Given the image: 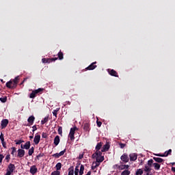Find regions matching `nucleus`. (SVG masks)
Masks as SVG:
<instances>
[{"mask_svg": "<svg viewBox=\"0 0 175 175\" xmlns=\"http://www.w3.org/2000/svg\"><path fill=\"white\" fill-rule=\"evenodd\" d=\"M24 146L25 150H29V147H31V142H27Z\"/></svg>", "mask_w": 175, "mask_h": 175, "instance_id": "obj_17", "label": "nucleus"}, {"mask_svg": "<svg viewBox=\"0 0 175 175\" xmlns=\"http://www.w3.org/2000/svg\"><path fill=\"white\" fill-rule=\"evenodd\" d=\"M85 175H91V172L89 171V172L87 173V174H85Z\"/></svg>", "mask_w": 175, "mask_h": 175, "instance_id": "obj_56", "label": "nucleus"}, {"mask_svg": "<svg viewBox=\"0 0 175 175\" xmlns=\"http://www.w3.org/2000/svg\"><path fill=\"white\" fill-rule=\"evenodd\" d=\"M57 132H58L59 135H62V127H59Z\"/></svg>", "mask_w": 175, "mask_h": 175, "instance_id": "obj_39", "label": "nucleus"}, {"mask_svg": "<svg viewBox=\"0 0 175 175\" xmlns=\"http://www.w3.org/2000/svg\"><path fill=\"white\" fill-rule=\"evenodd\" d=\"M109 75H111V76H114L115 77H118V75H117V72H116V70H111L109 71Z\"/></svg>", "mask_w": 175, "mask_h": 175, "instance_id": "obj_19", "label": "nucleus"}, {"mask_svg": "<svg viewBox=\"0 0 175 175\" xmlns=\"http://www.w3.org/2000/svg\"><path fill=\"white\" fill-rule=\"evenodd\" d=\"M33 128V132H35V131H36L38 129L36 128V126H32Z\"/></svg>", "mask_w": 175, "mask_h": 175, "instance_id": "obj_51", "label": "nucleus"}, {"mask_svg": "<svg viewBox=\"0 0 175 175\" xmlns=\"http://www.w3.org/2000/svg\"><path fill=\"white\" fill-rule=\"evenodd\" d=\"M172 154V149H170L164 152V157H167Z\"/></svg>", "mask_w": 175, "mask_h": 175, "instance_id": "obj_26", "label": "nucleus"}, {"mask_svg": "<svg viewBox=\"0 0 175 175\" xmlns=\"http://www.w3.org/2000/svg\"><path fill=\"white\" fill-rule=\"evenodd\" d=\"M14 169H16V167H14V164L10 163L8 165V168L7 169V171L11 173H13V172H14Z\"/></svg>", "mask_w": 175, "mask_h": 175, "instance_id": "obj_9", "label": "nucleus"}, {"mask_svg": "<svg viewBox=\"0 0 175 175\" xmlns=\"http://www.w3.org/2000/svg\"><path fill=\"white\" fill-rule=\"evenodd\" d=\"M12 151L11 154L12 155H14V153L16 152V148L13 147V148H12Z\"/></svg>", "mask_w": 175, "mask_h": 175, "instance_id": "obj_45", "label": "nucleus"}, {"mask_svg": "<svg viewBox=\"0 0 175 175\" xmlns=\"http://www.w3.org/2000/svg\"><path fill=\"white\" fill-rule=\"evenodd\" d=\"M54 144L55 146H58L59 144V136L57 135L54 139Z\"/></svg>", "mask_w": 175, "mask_h": 175, "instance_id": "obj_14", "label": "nucleus"}, {"mask_svg": "<svg viewBox=\"0 0 175 175\" xmlns=\"http://www.w3.org/2000/svg\"><path fill=\"white\" fill-rule=\"evenodd\" d=\"M30 173L33 175L38 173V167H36V165H33L30 167Z\"/></svg>", "mask_w": 175, "mask_h": 175, "instance_id": "obj_5", "label": "nucleus"}, {"mask_svg": "<svg viewBox=\"0 0 175 175\" xmlns=\"http://www.w3.org/2000/svg\"><path fill=\"white\" fill-rule=\"evenodd\" d=\"M154 161L155 162H158V163H162L163 162V159L159 157H153Z\"/></svg>", "mask_w": 175, "mask_h": 175, "instance_id": "obj_15", "label": "nucleus"}, {"mask_svg": "<svg viewBox=\"0 0 175 175\" xmlns=\"http://www.w3.org/2000/svg\"><path fill=\"white\" fill-rule=\"evenodd\" d=\"M42 61L43 64H47L49 62V60L46 59V58H43Z\"/></svg>", "mask_w": 175, "mask_h": 175, "instance_id": "obj_46", "label": "nucleus"}, {"mask_svg": "<svg viewBox=\"0 0 175 175\" xmlns=\"http://www.w3.org/2000/svg\"><path fill=\"white\" fill-rule=\"evenodd\" d=\"M75 172L73 171V167L69 168L68 175H73Z\"/></svg>", "mask_w": 175, "mask_h": 175, "instance_id": "obj_35", "label": "nucleus"}, {"mask_svg": "<svg viewBox=\"0 0 175 175\" xmlns=\"http://www.w3.org/2000/svg\"><path fill=\"white\" fill-rule=\"evenodd\" d=\"M67 103L69 104V105H70V102H69V101H68Z\"/></svg>", "mask_w": 175, "mask_h": 175, "instance_id": "obj_60", "label": "nucleus"}, {"mask_svg": "<svg viewBox=\"0 0 175 175\" xmlns=\"http://www.w3.org/2000/svg\"><path fill=\"white\" fill-rule=\"evenodd\" d=\"M61 167H62V164L61 163H57L56 164L57 170H61Z\"/></svg>", "mask_w": 175, "mask_h": 175, "instance_id": "obj_32", "label": "nucleus"}, {"mask_svg": "<svg viewBox=\"0 0 175 175\" xmlns=\"http://www.w3.org/2000/svg\"><path fill=\"white\" fill-rule=\"evenodd\" d=\"M144 171L142 169H138L136 171L135 175H142L143 174Z\"/></svg>", "mask_w": 175, "mask_h": 175, "instance_id": "obj_28", "label": "nucleus"}, {"mask_svg": "<svg viewBox=\"0 0 175 175\" xmlns=\"http://www.w3.org/2000/svg\"><path fill=\"white\" fill-rule=\"evenodd\" d=\"M96 64V62H94L92 64H90L87 69H88V70H94V69H95V68H96V66L94 65Z\"/></svg>", "mask_w": 175, "mask_h": 175, "instance_id": "obj_13", "label": "nucleus"}, {"mask_svg": "<svg viewBox=\"0 0 175 175\" xmlns=\"http://www.w3.org/2000/svg\"><path fill=\"white\" fill-rule=\"evenodd\" d=\"M12 172H10L9 171H7L6 174L5 175H10Z\"/></svg>", "mask_w": 175, "mask_h": 175, "instance_id": "obj_52", "label": "nucleus"}, {"mask_svg": "<svg viewBox=\"0 0 175 175\" xmlns=\"http://www.w3.org/2000/svg\"><path fill=\"white\" fill-rule=\"evenodd\" d=\"M59 109H54L53 111V116H55V117H57V114H58V111Z\"/></svg>", "mask_w": 175, "mask_h": 175, "instance_id": "obj_37", "label": "nucleus"}, {"mask_svg": "<svg viewBox=\"0 0 175 175\" xmlns=\"http://www.w3.org/2000/svg\"><path fill=\"white\" fill-rule=\"evenodd\" d=\"M92 158H94L97 162H103L105 161V157L102 156V152L96 151L94 154H92Z\"/></svg>", "mask_w": 175, "mask_h": 175, "instance_id": "obj_1", "label": "nucleus"}, {"mask_svg": "<svg viewBox=\"0 0 175 175\" xmlns=\"http://www.w3.org/2000/svg\"><path fill=\"white\" fill-rule=\"evenodd\" d=\"M85 126H88V125H87V124H85Z\"/></svg>", "mask_w": 175, "mask_h": 175, "instance_id": "obj_62", "label": "nucleus"}, {"mask_svg": "<svg viewBox=\"0 0 175 175\" xmlns=\"http://www.w3.org/2000/svg\"><path fill=\"white\" fill-rule=\"evenodd\" d=\"M125 169H129V165H124L120 166V170H124Z\"/></svg>", "mask_w": 175, "mask_h": 175, "instance_id": "obj_31", "label": "nucleus"}, {"mask_svg": "<svg viewBox=\"0 0 175 175\" xmlns=\"http://www.w3.org/2000/svg\"><path fill=\"white\" fill-rule=\"evenodd\" d=\"M93 164L98 167V166H99V165H100V163L99 161H96L95 163H93Z\"/></svg>", "mask_w": 175, "mask_h": 175, "instance_id": "obj_40", "label": "nucleus"}, {"mask_svg": "<svg viewBox=\"0 0 175 175\" xmlns=\"http://www.w3.org/2000/svg\"><path fill=\"white\" fill-rule=\"evenodd\" d=\"M36 94H38V93L36 92V90H34V91H33V92L31 93L29 97L31 98H35V96H36Z\"/></svg>", "mask_w": 175, "mask_h": 175, "instance_id": "obj_30", "label": "nucleus"}, {"mask_svg": "<svg viewBox=\"0 0 175 175\" xmlns=\"http://www.w3.org/2000/svg\"><path fill=\"white\" fill-rule=\"evenodd\" d=\"M51 175H59V172L55 171V172H52Z\"/></svg>", "mask_w": 175, "mask_h": 175, "instance_id": "obj_42", "label": "nucleus"}, {"mask_svg": "<svg viewBox=\"0 0 175 175\" xmlns=\"http://www.w3.org/2000/svg\"><path fill=\"white\" fill-rule=\"evenodd\" d=\"M29 139H33V135L29 136Z\"/></svg>", "mask_w": 175, "mask_h": 175, "instance_id": "obj_57", "label": "nucleus"}, {"mask_svg": "<svg viewBox=\"0 0 175 175\" xmlns=\"http://www.w3.org/2000/svg\"><path fill=\"white\" fill-rule=\"evenodd\" d=\"M9 124V120H8L7 119H4L1 121V126L2 129L3 128H6V126H8V124Z\"/></svg>", "mask_w": 175, "mask_h": 175, "instance_id": "obj_11", "label": "nucleus"}, {"mask_svg": "<svg viewBox=\"0 0 175 175\" xmlns=\"http://www.w3.org/2000/svg\"><path fill=\"white\" fill-rule=\"evenodd\" d=\"M153 166L155 170H159V169H161V165L158 163H154Z\"/></svg>", "mask_w": 175, "mask_h": 175, "instance_id": "obj_18", "label": "nucleus"}, {"mask_svg": "<svg viewBox=\"0 0 175 175\" xmlns=\"http://www.w3.org/2000/svg\"><path fill=\"white\" fill-rule=\"evenodd\" d=\"M24 155H25V150H24L23 149H18V157L19 158H23V157H24Z\"/></svg>", "mask_w": 175, "mask_h": 175, "instance_id": "obj_7", "label": "nucleus"}, {"mask_svg": "<svg viewBox=\"0 0 175 175\" xmlns=\"http://www.w3.org/2000/svg\"><path fill=\"white\" fill-rule=\"evenodd\" d=\"M65 152H66V150L64 149V150L61 151L59 153L53 154V157H54L55 158H59V157H62V155H64Z\"/></svg>", "mask_w": 175, "mask_h": 175, "instance_id": "obj_6", "label": "nucleus"}, {"mask_svg": "<svg viewBox=\"0 0 175 175\" xmlns=\"http://www.w3.org/2000/svg\"><path fill=\"white\" fill-rule=\"evenodd\" d=\"M21 148L24 149V148H24V145L21 144Z\"/></svg>", "mask_w": 175, "mask_h": 175, "instance_id": "obj_55", "label": "nucleus"}, {"mask_svg": "<svg viewBox=\"0 0 175 175\" xmlns=\"http://www.w3.org/2000/svg\"><path fill=\"white\" fill-rule=\"evenodd\" d=\"M129 174H131V171L128 170H125L121 173V175H129Z\"/></svg>", "mask_w": 175, "mask_h": 175, "instance_id": "obj_25", "label": "nucleus"}, {"mask_svg": "<svg viewBox=\"0 0 175 175\" xmlns=\"http://www.w3.org/2000/svg\"><path fill=\"white\" fill-rule=\"evenodd\" d=\"M172 172H174V173H175V167H172Z\"/></svg>", "mask_w": 175, "mask_h": 175, "instance_id": "obj_54", "label": "nucleus"}, {"mask_svg": "<svg viewBox=\"0 0 175 175\" xmlns=\"http://www.w3.org/2000/svg\"><path fill=\"white\" fill-rule=\"evenodd\" d=\"M153 162H154V161H153L152 159H150V160L148 161L146 165H147V166H149L150 167H152V163H153Z\"/></svg>", "mask_w": 175, "mask_h": 175, "instance_id": "obj_27", "label": "nucleus"}, {"mask_svg": "<svg viewBox=\"0 0 175 175\" xmlns=\"http://www.w3.org/2000/svg\"><path fill=\"white\" fill-rule=\"evenodd\" d=\"M28 154H29V156H31V155H32V154H33V147H31V148L29 150Z\"/></svg>", "mask_w": 175, "mask_h": 175, "instance_id": "obj_36", "label": "nucleus"}, {"mask_svg": "<svg viewBox=\"0 0 175 175\" xmlns=\"http://www.w3.org/2000/svg\"><path fill=\"white\" fill-rule=\"evenodd\" d=\"M6 87H8V88H16V87H17V85H14V82L10 80V81L6 83Z\"/></svg>", "mask_w": 175, "mask_h": 175, "instance_id": "obj_3", "label": "nucleus"}, {"mask_svg": "<svg viewBox=\"0 0 175 175\" xmlns=\"http://www.w3.org/2000/svg\"><path fill=\"white\" fill-rule=\"evenodd\" d=\"M84 174V165H80V170H79V175Z\"/></svg>", "mask_w": 175, "mask_h": 175, "instance_id": "obj_22", "label": "nucleus"}, {"mask_svg": "<svg viewBox=\"0 0 175 175\" xmlns=\"http://www.w3.org/2000/svg\"><path fill=\"white\" fill-rule=\"evenodd\" d=\"M33 121H35V117L33 116H30L27 120L29 124H33Z\"/></svg>", "mask_w": 175, "mask_h": 175, "instance_id": "obj_16", "label": "nucleus"}, {"mask_svg": "<svg viewBox=\"0 0 175 175\" xmlns=\"http://www.w3.org/2000/svg\"><path fill=\"white\" fill-rule=\"evenodd\" d=\"M80 165H77L75 167V175H79V173L80 174Z\"/></svg>", "mask_w": 175, "mask_h": 175, "instance_id": "obj_21", "label": "nucleus"}, {"mask_svg": "<svg viewBox=\"0 0 175 175\" xmlns=\"http://www.w3.org/2000/svg\"><path fill=\"white\" fill-rule=\"evenodd\" d=\"M139 165H143V161L142 160L141 161Z\"/></svg>", "mask_w": 175, "mask_h": 175, "instance_id": "obj_58", "label": "nucleus"}, {"mask_svg": "<svg viewBox=\"0 0 175 175\" xmlns=\"http://www.w3.org/2000/svg\"><path fill=\"white\" fill-rule=\"evenodd\" d=\"M151 170V167L145 165L144 168V171L146 172V173L150 172V171Z\"/></svg>", "mask_w": 175, "mask_h": 175, "instance_id": "obj_20", "label": "nucleus"}, {"mask_svg": "<svg viewBox=\"0 0 175 175\" xmlns=\"http://www.w3.org/2000/svg\"><path fill=\"white\" fill-rule=\"evenodd\" d=\"M96 123H97V126H98L99 128L102 126V122L97 121Z\"/></svg>", "mask_w": 175, "mask_h": 175, "instance_id": "obj_44", "label": "nucleus"}, {"mask_svg": "<svg viewBox=\"0 0 175 175\" xmlns=\"http://www.w3.org/2000/svg\"><path fill=\"white\" fill-rule=\"evenodd\" d=\"M96 166L95 165V164H92V170H95V169H96Z\"/></svg>", "mask_w": 175, "mask_h": 175, "instance_id": "obj_50", "label": "nucleus"}, {"mask_svg": "<svg viewBox=\"0 0 175 175\" xmlns=\"http://www.w3.org/2000/svg\"><path fill=\"white\" fill-rule=\"evenodd\" d=\"M0 139H1V142H5V138H3V133H1L0 135Z\"/></svg>", "mask_w": 175, "mask_h": 175, "instance_id": "obj_41", "label": "nucleus"}, {"mask_svg": "<svg viewBox=\"0 0 175 175\" xmlns=\"http://www.w3.org/2000/svg\"><path fill=\"white\" fill-rule=\"evenodd\" d=\"M58 57L59 59H64V53L62 52H59L58 53Z\"/></svg>", "mask_w": 175, "mask_h": 175, "instance_id": "obj_33", "label": "nucleus"}, {"mask_svg": "<svg viewBox=\"0 0 175 175\" xmlns=\"http://www.w3.org/2000/svg\"><path fill=\"white\" fill-rule=\"evenodd\" d=\"M12 81L14 82V85H17L18 83V76L15 77L14 79H12Z\"/></svg>", "mask_w": 175, "mask_h": 175, "instance_id": "obj_29", "label": "nucleus"}, {"mask_svg": "<svg viewBox=\"0 0 175 175\" xmlns=\"http://www.w3.org/2000/svg\"><path fill=\"white\" fill-rule=\"evenodd\" d=\"M39 142H40V135L36 134L33 139V142L35 144H39Z\"/></svg>", "mask_w": 175, "mask_h": 175, "instance_id": "obj_8", "label": "nucleus"}, {"mask_svg": "<svg viewBox=\"0 0 175 175\" xmlns=\"http://www.w3.org/2000/svg\"><path fill=\"white\" fill-rule=\"evenodd\" d=\"M3 158H5L3 154H0V166L2 164V161H3Z\"/></svg>", "mask_w": 175, "mask_h": 175, "instance_id": "obj_38", "label": "nucleus"}, {"mask_svg": "<svg viewBox=\"0 0 175 175\" xmlns=\"http://www.w3.org/2000/svg\"><path fill=\"white\" fill-rule=\"evenodd\" d=\"M83 157V154H80V155L79 156V159H82Z\"/></svg>", "mask_w": 175, "mask_h": 175, "instance_id": "obj_53", "label": "nucleus"}, {"mask_svg": "<svg viewBox=\"0 0 175 175\" xmlns=\"http://www.w3.org/2000/svg\"><path fill=\"white\" fill-rule=\"evenodd\" d=\"M124 148V146H121V148Z\"/></svg>", "mask_w": 175, "mask_h": 175, "instance_id": "obj_61", "label": "nucleus"}, {"mask_svg": "<svg viewBox=\"0 0 175 175\" xmlns=\"http://www.w3.org/2000/svg\"><path fill=\"white\" fill-rule=\"evenodd\" d=\"M120 159L122 162H124V163L129 162V157H128V154H124L123 155H122Z\"/></svg>", "mask_w": 175, "mask_h": 175, "instance_id": "obj_4", "label": "nucleus"}, {"mask_svg": "<svg viewBox=\"0 0 175 175\" xmlns=\"http://www.w3.org/2000/svg\"><path fill=\"white\" fill-rule=\"evenodd\" d=\"M102 148V142L98 143L96 146V151H99Z\"/></svg>", "mask_w": 175, "mask_h": 175, "instance_id": "obj_24", "label": "nucleus"}, {"mask_svg": "<svg viewBox=\"0 0 175 175\" xmlns=\"http://www.w3.org/2000/svg\"><path fill=\"white\" fill-rule=\"evenodd\" d=\"M0 100L1 102H2V103H6V101L8 100V97L0 98Z\"/></svg>", "mask_w": 175, "mask_h": 175, "instance_id": "obj_34", "label": "nucleus"}, {"mask_svg": "<svg viewBox=\"0 0 175 175\" xmlns=\"http://www.w3.org/2000/svg\"><path fill=\"white\" fill-rule=\"evenodd\" d=\"M1 143H2L3 147L4 148H6V142H5V141H3V142H1Z\"/></svg>", "mask_w": 175, "mask_h": 175, "instance_id": "obj_47", "label": "nucleus"}, {"mask_svg": "<svg viewBox=\"0 0 175 175\" xmlns=\"http://www.w3.org/2000/svg\"><path fill=\"white\" fill-rule=\"evenodd\" d=\"M110 148V145L109 144H106L103 146V148L101 150L102 152H105V151H107Z\"/></svg>", "mask_w": 175, "mask_h": 175, "instance_id": "obj_12", "label": "nucleus"}, {"mask_svg": "<svg viewBox=\"0 0 175 175\" xmlns=\"http://www.w3.org/2000/svg\"><path fill=\"white\" fill-rule=\"evenodd\" d=\"M24 141L23 140H18L16 142V144H21V143H23Z\"/></svg>", "mask_w": 175, "mask_h": 175, "instance_id": "obj_48", "label": "nucleus"}, {"mask_svg": "<svg viewBox=\"0 0 175 175\" xmlns=\"http://www.w3.org/2000/svg\"><path fill=\"white\" fill-rule=\"evenodd\" d=\"M49 121V116H46L42 120H41L42 125H44L46 122Z\"/></svg>", "mask_w": 175, "mask_h": 175, "instance_id": "obj_23", "label": "nucleus"}, {"mask_svg": "<svg viewBox=\"0 0 175 175\" xmlns=\"http://www.w3.org/2000/svg\"><path fill=\"white\" fill-rule=\"evenodd\" d=\"M77 129V127H73L70 129V133H69V137L70 140H75V133L76 132Z\"/></svg>", "mask_w": 175, "mask_h": 175, "instance_id": "obj_2", "label": "nucleus"}, {"mask_svg": "<svg viewBox=\"0 0 175 175\" xmlns=\"http://www.w3.org/2000/svg\"><path fill=\"white\" fill-rule=\"evenodd\" d=\"M35 91H36V92L37 94H39V92H42V91H43V89H42V88H38V90H36Z\"/></svg>", "mask_w": 175, "mask_h": 175, "instance_id": "obj_43", "label": "nucleus"}, {"mask_svg": "<svg viewBox=\"0 0 175 175\" xmlns=\"http://www.w3.org/2000/svg\"><path fill=\"white\" fill-rule=\"evenodd\" d=\"M56 59H57V58H55V59L53 58V59H52V61H55Z\"/></svg>", "mask_w": 175, "mask_h": 175, "instance_id": "obj_59", "label": "nucleus"}, {"mask_svg": "<svg viewBox=\"0 0 175 175\" xmlns=\"http://www.w3.org/2000/svg\"><path fill=\"white\" fill-rule=\"evenodd\" d=\"M155 155H156V157H165L164 154H156Z\"/></svg>", "mask_w": 175, "mask_h": 175, "instance_id": "obj_49", "label": "nucleus"}, {"mask_svg": "<svg viewBox=\"0 0 175 175\" xmlns=\"http://www.w3.org/2000/svg\"><path fill=\"white\" fill-rule=\"evenodd\" d=\"M130 161H136L137 159V154L131 153L129 154Z\"/></svg>", "mask_w": 175, "mask_h": 175, "instance_id": "obj_10", "label": "nucleus"}]
</instances>
